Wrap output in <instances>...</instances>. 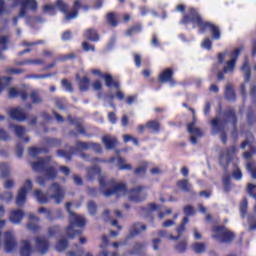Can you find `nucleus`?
I'll return each mask as SVG.
<instances>
[{"label": "nucleus", "instance_id": "obj_8", "mask_svg": "<svg viewBox=\"0 0 256 256\" xmlns=\"http://www.w3.org/2000/svg\"><path fill=\"white\" fill-rule=\"evenodd\" d=\"M12 1V9L18 7L19 9V16L18 17H25L27 15V10L30 11H37L39 5L37 4V0H11Z\"/></svg>", "mask_w": 256, "mask_h": 256}, {"label": "nucleus", "instance_id": "obj_18", "mask_svg": "<svg viewBox=\"0 0 256 256\" xmlns=\"http://www.w3.org/2000/svg\"><path fill=\"white\" fill-rule=\"evenodd\" d=\"M115 161H117L116 165L119 167L120 171H131V169H133V166L127 163V160L121 156L111 158L108 163H115Z\"/></svg>", "mask_w": 256, "mask_h": 256}, {"label": "nucleus", "instance_id": "obj_7", "mask_svg": "<svg viewBox=\"0 0 256 256\" xmlns=\"http://www.w3.org/2000/svg\"><path fill=\"white\" fill-rule=\"evenodd\" d=\"M239 55H241V49L239 48H237L231 54L223 53L219 55L218 59L220 63H223V61H226V64L224 66V73H233V70L235 69V63Z\"/></svg>", "mask_w": 256, "mask_h": 256}, {"label": "nucleus", "instance_id": "obj_34", "mask_svg": "<svg viewBox=\"0 0 256 256\" xmlns=\"http://www.w3.org/2000/svg\"><path fill=\"white\" fill-rule=\"evenodd\" d=\"M107 21L112 25V27H117V14L115 13H109L107 15Z\"/></svg>", "mask_w": 256, "mask_h": 256}, {"label": "nucleus", "instance_id": "obj_50", "mask_svg": "<svg viewBox=\"0 0 256 256\" xmlns=\"http://www.w3.org/2000/svg\"><path fill=\"white\" fill-rule=\"evenodd\" d=\"M147 211H160L161 205H157L155 203H150L146 207Z\"/></svg>", "mask_w": 256, "mask_h": 256}, {"label": "nucleus", "instance_id": "obj_26", "mask_svg": "<svg viewBox=\"0 0 256 256\" xmlns=\"http://www.w3.org/2000/svg\"><path fill=\"white\" fill-rule=\"evenodd\" d=\"M171 79H173V71L171 69L164 70L159 76L160 83H167Z\"/></svg>", "mask_w": 256, "mask_h": 256}, {"label": "nucleus", "instance_id": "obj_53", "mask_svg": "<svg viewBox=\"0 0 256 256\" xmlns=\"http://www.w3.org/2000/svg\"><path fill=\"white\" fill-rule=\"evenodd\" d=\"M5 13H9V9L5 6V1L0 0V15H5Z\"/></svg>", "mask_w": 256, "mask_h": 256}, {"label": "nucleus", "instance_id": "obj_14", "mask_svg": "<svg viewBox=\"0 0 256 256\" xmlns=\"http://www.w3.org/2000/svg\"><path fill=\"white\" fill-rule=\"evenodd\" d=\"M241 149H248L249 152L243 154L244 159H251V155L255 153V145L253 144V136L249 135L247 139L242 143Z\"/></svg>", "mask_w": 256, "mask_h": 256}, {"label": "nucleus", "instance_id": "obj_33", "mask_svg": "<svg viewBox=\"0 0 256 256\" xmlns=\"http://www.w3.org/2000/svg\"><path fill=\"white\" fill-rule=\"evenodd\" d=\"M10 129L16 133L17 137H21L24 133H27V130L21 126L11 125Z\"/></svg>", "mask_w": 256, "mask_h": 256}, {"label": "nucleus", "instance_id": "obj_38", "mask_svg": "<svg viewBox=\"0 0 256 256\" xmlns=\"http://www.w3.org/2000/svg\"><path fill=\"white\" fill-rule=\"evenodd\" d=\"M146 127L148 129H151V131H154V133H157L159 131V122L157 121H150L146 124Z\"/></svg>", "mask_w": 256, "mask_h": 256}, {"label": "nucleus", "instance_id": "obj_27", "mask_svg": "<svg viewBox=\"0 0 256 256\" xmlns=\"http://www.w3.org/2000/svg\"><path fill=\"white\" fill-rule=\"evenodd\" d=\"M191 249L192 251H194V253H205V251L207 250V245L205 243H201V242H194L191 245Z\"/></svg>", "mask_w": 256, "mask_h": 256}, {"label": "nucleus", "instance_id": "obj_15", "mask_svg": "<svg viewBox=\"0 0 256 256\" xmlns=\"http://www.w3.org/2000/svg\"><path fill=\"white\" fill-rule=\"evenodd\" d=\"M236 153H237V148H235L234 146H232L226 152H223L220 155V165L222 167H227L229 165L231 159H233V155H236Z\"/></svg>", "mask_w": 256, "mask_h": 256}, {"label": "nucleus", "instance_id": "obj_63", "mask_svg": "<svg viewBox=\"0 0 256 256\" xmlns=\"http://www.w3.org/2000/svg\"><path fill=\"white\" fill-rule=\"evenodd\" d=\"M141 249H143V244L138 243L135 245V251L131 252V255H137V253H139V251H141Z\"/></svg>", "mask_w": 256, "mask_h": 256}, {"label": "nucleus", "instance_id": "obj_17", "mask_svg": "<svg viewBox=\"0 0 256 256\" xmlns=\"http://www.w3.org/2000/svg\"><path fill=\"white\" fill-rule=\"evenodd\" d=\"M76 148L78 149V151H87L88 149H93L94 151H96V153H101L102 151L101 145L95 144L93 142L78 141L76 143Z\"/></svg>", "mask_w": 256, "mask_h": 256}, {"label": "nucleus", "instance_id": "obj_12", "mask_svg": "<svg viewBox=\"0 0 256 256\" xmlns=\"http://www.w3.org/2000/svg\"><path fill=\"white\" fill-rule=\"evenodd\" d=\"M5 251L11 253L17 249V241L15 240V234L8 231L4 234Z\"/></svg>", "mask_w": 256, "mask_h": 256}, {"label": "nucleus", "instance_id": "obj_59", "mask_svg": "<svg viewBox=\"0 0 256 256\" xmlns=\"http://www.w3.org/2000/svg\"><path fill=\"white\" fill-rule=\"evenodd\" d=\"M103 87V84L101 83V81L99 80H96L94 83H93V90L94 91H99L100 89H102Z\"/></svg>", "mask_w": 256, "mask_h": 256}, {"label": "nucleus", "instance_id": "obj_64", "mask_svg": "<svg viewBox=\"0 0 256 256\" xmlns=\"http://www.w3.org/2000/svg\"><path fill=\"white\" fill-rule=\"evenodd\" d=\"M249 231H255L256 230V221L249 220Z\"/></svg>", "mask_w": 256, "mask_h": 256}, {"label": "nucleus", "instance_id": "obj_48", "mask_svg": "<svg viewBox=\"0 0 256 256\" xmlns=\"http://www.w3.org/2000/svg\"><path fill=\"white\" fill-rule=\"evenodd\" d=\"M194 213H195V208H193V206L184 207V214L187 215V217H191Z\"/></svg>", "mask_w": 256, "mask_h": 256}, {"label": "nucleus", "instance_id": "obj_20", "mask_svg": "<svg viewBox=\"0 0 256 256\" xmlns=\"http://www.w3.org/2000/svg\"><path fill=\"white\" fill-rule=\"evenodd\" d=\"M8 95L11 99H14L15 97H20L22 101H27V98L29 97L25 90H19L15 87L9 88Z\"/></svg>", "mask_w": 256, "mask_h": 256}, {"label": "nucleus", "instance_id": "obj_30", "mask_svg": "<svg viewBox=\"0 0 256 256\" xmlns=\"http://www.w3.org/2000/svg\"><path fill=\"white\" fill-rule=\"evenodd\" d=\"M9 83H11V77H0V93L5 91Z\"/></svg>", "mask_w": 256, "mask_h": 256}, {"label": "nucleus", "instance_id": "obj_47", "mask_svg": "<svg viewBox=\"0 0 256 256\" xmlns=\"http://www.w3.org/2000/svg\"><path fill=\"white\" fill-rule=\"evenodd\" d=\"M15 187V180L7 179L4 182V189H13Z\"/></svg>", "mask_w": 256, "mask_h": 256}, {"label": "nucleus", "instance_id": "obj_21", "mask_svg": "<svg viewBox=\"0 0 256 256\" xmlns=\"http://www.w3.org/2000/svg\"><path fill=\"white\" fill-rule=\"evenodd\" d=\"M23 217H25V214L23 213V210H12L10 213V221L14 225H19L21 221H23Z\"/></svg>", "mask_w": 256, "mask_h": 256}, {"label": "nucleus", "instance_id": "obj_39", "mask_svg": "<svg viewBox=\"0 0 256 256\" xmlns=\"http://www.w3.org/2000/svg\"><path fill=\"white\" fill-rule=\"evenodd\" d=\"M11 169L9 168V165L7 164H2L0 166V175L1 177H7V175H9Z\"/></svg>", "mask_w": 256, "mask_h": 256}, {"label": "nucleus", "instance_id": "obj_35", "mask_svg": "<svg viewBox=\"0 0 256 256\" xmlns=\"http://www.w3.org/2000/svg\"><path fill=\"white\" fill-rule=\"evenodd\" d=\"M148 165L149 164L147 162H142L141 165L135 170L136 175H144V173L147 171Z\"/></svg>", "mask_w": 256, "mask_h": 256}, {"label": "nucleus", "instance_id": "obj_32", "mask_svg": "<svg viewBox=\"0 0 256 256\" xmlns=\"http://www.w3.org/2000/svg\"><path fill=\"white\" fill-rule=\"evenodd\" d=\"M67 247H68L67 240L65 238H62L56 244V251H59V252L65 251Z\"/></svg>", "mask_w": 256, "mask_h": 256}, {"label": "nucleus", "instance_id": "obj_45", "mask_svg": "<svg viewBox=\"0 0 256 256\" xmlns=\"http://www.w3.org/2000/svg\"><path fill=\"white\" fill-rule=\"evenodd\" d=\"M246 169H247V171H249V173H251L252 179H256V168L253 167V164L248 163L246 165Z\"/></svg>", "mask_w": 256, "mask_h": 256}, {"label": "nucleus", "instance_id": "obj_11", "mask_svg": "<svg viewBox=\"0 0 256 256\" xmlns=\"http://www.w3.org/2000/svg\"><path fill=\"white\" fill-rule=\"evenodd\" d=\"M33 190V182L31 180H26L23 186L18 190L16 196V205L18 207H23L27 202V193Z\"/></svg>", "mask_w": 256, "mask_h": 256}, {"label": "nucleus", "instance_id": "obj_24", "mask_svg": "<svg viewBox=\"0 0 256 256\" xmlns=\"http://www.w3.org/2000/svg\"><path fill=\"white\" fill-rule=\"evenodd\" d=\"M143 231H147V226L141 223H135L130 228V237H133V235H139V233H143Z\"/></svg>", "mask_w": 256, "mask_h": 256}, {"label": "nucleus", "instance_id": "obj_55", "mask_svg": "<svg viewBox=\"0 0 256 256\" xmlns=\"http://www.w3.org/2000/svg\"><path fill=\"white\" fill-rule=\"evenodd\" d=\"M88 211L91 213V215H95V211H97V205H95L93 202H90L88 204Z\"/></svg>", "mask_w": 256, "mask_h": 256}, {"label": "nucleus", "instance_id": "obj_41", "mask_svg": "<svg viewBox=\"0 0 256 256\" xmlns=\"http://www.w3.org/2000/svg\"><path fill=\"white\" fill-rule=\"evenodd\" d=\"M225 95H226L227 99H229L230 101H233V99H235V92H233V87L227 86Z\"/></svg>", "mask_w": 256, "mask_h": 256}, {"label": "nucleus", "instance_id": "obj_13", "mask_svg": "<svg viewBox=\"0 0 256 256\" xmlns=\"http://www.w3.org/2000/svg\"><path fill=\"white\" fill-rule=\"evenodd\" d=\"M187 130L190 133V141L193 145H197V141L203 137V132L195 127V122L188 124Z\"/></svg>", "mask_w": 256, "mask_h": 256}, {"label": "nucleus", "instance_id": "obj_3", "mask_svg": "<svg viewBox=\"0 0 256 256\" xmlns=\"http://www.w3.org/2000/svg\"><path fill=\"white\" fill-rule=\"evenodd\" d=\"M57 8L59 11L64 13V19L66 21H71V19H77L79 17V9H83L84 11H89V6L83 4L81 1L76 0L74 2L73 11H67V4L63 0H58L55 5L46 4L43 9L45 13L48 15H55L57 13Z\"/></svg>", "mask_w": 256, "mask_h": 256}, {"label": "nucleus", "instance_id": "obj_42", "mask_svg": "<svg viewBox=\"0 0 256 256\" xmlns=\"http://www.w3.org/2000/svg\"><path fill=\"white\" fill-rule=\"evenodd\" d=\"M88 87H89V78L83 77V79L80 80L81 91H87Z\"/></svg>", "mask_w": 256, "mask_h": 256}, {"label": "nucleus", "instance_id": "obj_58", "mask_svg": "<svg viewBox=\"0 0 256 256\" xmlns=\"http://www.w3.org/2000/svg\"><path fill=\"white\" fill-rule=\"evenodd\" d=\"M139 31H141V26H135V27H132L131 29H129L126 32V35H133V33H137Z\"/></svg>", "mask_w": 256, "mask_h": 256}, {"label": "nucleus", "instance_id": "obj_62", "mask_svg": "<svg viewBox=\"0 0 256 256\" xmlns=\"http://www.w3.org/2000/svg\"><path fill=\"white\" fill-rule=\"evenodd\" d=\"M134 61H135L136 67H141V55L134 54Z\"/></svg>", "mask_w": 256, "mask_h": 256}, {"label": "nucleus", "instance_id": "obj_36", "mask_svg": "<svg viewBox=\"0 0 256 256\" xmlns=\"http://www.w3.org/2000/svg\"><path fill=\"white\" fill-rule=\"evenodd\" d=\"M30 97L32 99V103L34 104L43 103V99L41 98V96H39V93L37 91H33Z\"/></svg>", "mask_w": 256, "mask_h": 256}, {"label": "nucleus", "instance_id": "obj_54", "mask_svg": "<svg viewBox=\"0 0 256 256\" xmlns=\"http://www.w3.org/2000/svg\"><path fill=\"white\" fill-rule=\"evenodd\" d=\"M233 177L234 179H236L237 181H241L243 179V173H241V170L239 168H237L234 173H233Z\"/></svg>", "mask_w": 256, "mask_h": 256}, {"label": "nucleus", "instance_id": "obj_29", "mask_svg": "<svg viewBox=\"0 0 256 256\" xmlns=\"http://www.w3.org/2000/svg\"><path fill=\"white\" fill-rule=\"evenodd\" d=\"M241 71H243L244 73V81L245 83H247V81H249V77H251V69L249 68V60H245L242 68H241Z\"/></svg>", "mask_w": 256, "mask_h": 256}, {"label": "nucleus", "instance_id": "obj_43", "mask_svg": "<svg viewBox=\"0 0 256 256\" xmlns=\"http://www.w3.org/2000/svg\"><path fill=\"white\" fill-rule=\"evenodd\" d=\"M249 203L247 202V199H244L241 204H240V212H241V216L245 217V214L247 213V207H248Z\"/></svg>", "mask_w": 256, "mask_h": 256}, {"label": "nucleus", "instance_id": "obj_6", "mask_svg": "<svg viewBox=\"0 0 256 256\" xmlns=\"http://www.w3.org/2000/svg\"><path fill=\"white\" fill-rule=\"evenodd\" d=\"M71 207H73V203L68 202L66 204V209L69 213V221H70V226L67 228L66 233L67 236L70 239H73L74 237H76V235H81V232L79 230H73V227H83L85 226V218H83V216L77 215L75 214V212L71 211Z\"/></svg>", "mask_w": 256, "mask_h": 256}, {"label": "nucleus", "instance_id": "obj_44", "mask_svg": "<svg viewBox=\"0 0 256 256\" xmlns=\"http://www.w3.org/2000/svg\"><path fill=\"white\" fill-rule=\"evenodd\" d=\"M43 63L42 59H34V60H26L22 62L20 65H41Z\"/></svg>", "mask_w": 256, "mask_h": 256}, {"label": "nucleus", "instance_id": "obj_56", "mask_svg": "<svg viewBox=\"0 0 256 256\" xmlns=\"http://www.w3.org/2000/svg\"><path fill=\"white\" fill-rule=\"evenodd\" d=\"M82 47H83L84 51H95V46L89 45V43H87V42H83Z\"/></svg>", "mask_w": 256, "mask_h": 256}, {"label": "nucleus", "instance_id": "obj_28", "mask_svg": "<svg viewBox=\"0 0 256 256\" xmlns=\"http://www.w3.org/2000/svg\"><path fill=\"white\" fill-rule=\"evenodd\" d=\"M84 37L89 41H99V36L97 35V31L94 29H88L84 33Z\"/></svg>", "mask_w": 256, "mask_h": 256}, {"label": "nucleus", "instance_id": "obj_23", "mask_svg": "<svg viewBox=\"0 0 256 256\" xmlns=\"http://www.w3.org/2000/svg\"><path fill=\"white\" fill-rule=\"evenodd\" d=\"M28 219L29 222L27 224V228L29 229V231H39V225H37V223H39V218L35 216V214L30 213L28 215Z\"/></svg>", "mask_w": 256, "mask_h": 256}, {"label": "nucleus", "instance_id": "obj_51", "mask_svg": "<svg viewBox=\"0 0 256 256\" xmlns=\"http://www.w3.org/2000/svg\"><path fill=\"white\" fill-rule=\"evenodd\" d=\"M38 212L42 213L43 215H45L46 219H51V211L48 210L47 208H44V207L39 208Z\"/></svg>", "mask_w": 256, "mask_h": 256}, {"label": "nucleus", "instance_id": "obj_25", "mask_svg": "<svg viewBox=\"0 0 256 256\" xmlns=\"http://www.w3.org/2000/svg\"><path fill=\"white\" fill-rule=\"evenodd\" d=\"M102 141L106 149H113L117 145V139L115 137L106 135L102 138Z\"/></svg>", "mask_w": 256, "mask_h": 256}, {"label": "nucleus", "instance_id": "obj_46", "mask_svg": "<svg viewBox=\"0 0 256 256\" xmlns=\"http://www.w3.org/2000/svg\"><path fill=\"white\" fill-rule=\"evenodd\" d=\"M9 42L7 37L0 38V51H5L7 49V43Z\"/></svg>", "mask_w": 256, "mask_h": 256}, {"label": "nucleus", "instance_id": "obj_61", "mask_svg": "<svg viewBox=\"0 0 256 256\" xmlns=\"http://www.w3.org/2000/svg\"><path fill=\"white\" fill-rule=\"evenodd\" d=\"M62 87H64L66 91H72L71 83H69L67 80H62Z\"/></svg>", "mask_w": 256, "mask_h": 256}, {"label": "nucleus", "instance_id": "obj_49", "mask_svg": "<svg viewBox=\"0 0 256 256\" xmlns=\"http://www.w3.org/2000/svg\"><path fill=\"white\" fill-rule=\"evenodd\" d=\"M2 199L5 201V203H10L13 199V193L7 191L2 195Z\"/></svg>", "mask_w": 256, "mask_h": 256}, {"label": "nucleus", "instance_id": "obj_57", "mask_svg": "<svg viewBox=\"0 0 256 256\" xmlns=\"http://www.w3.org/2000/svg\"><path fill=\"white\" fill-rule=\"evenodd\" d=\"M185 226L184 224H180L177 228H176V231H177V234H178V237L181 239V235H183V233H185Z\"/></svg>", "mask_w": 256, "mask_h": 256}, {"label": "nucleus", "instance_id": "obj_37", "mask_svg": "<svg viewBox=\"0 0 256 256\" xmlns=\"http://www.w3.org/2000/svg\"><path fill=\"white\" fill-rule=\"evenodd\" d=\"M176 251H178V253H185V251H187V241H182L179 242L176 246H175Z\"/></svg>", "mask_w": 256, "mask_h": 256}, {"label": "nucleus", "instance_id": "obj_40", "mask_svg": "<svg viewBox=\"0 0 256 256\" xmlns=\"http://www.w3.org/2000/svg\"><path fill=\"white\" fill-rule=\"evenodd\" d=\"M201 47L203 49H207V51H211V48L213 47V42L211 41V39L206 38L204 39V41L201 43Z\"/></svg>", "mask_w": 256, "mask_h": 256}, {"label": "nucleus", "instance_id": "obj_5", "mask_svg": "<svg viewBox=\"0 0 256 256\" xmlns=\"http://www.w3.org/2000/svg\"><path fill=\"white\" fill-rule=\"evenodd\" d=\"M31 167L33 171H36L37 173H44L45 179L43 177L37 178L38 185H45V181L53 179L54 177H57V164L53 161H51L50 158H46L45 160L39 159L36 162H33L31 164Z\"/></svg>", "mask_w": 256, "mask_h": 256}, {"label": "nucleus", "instance_id": "obj_31", "mask_svg": "<svg viewBox=\"0 0 256 256\" xmlns=\"http://www.w3.org/2000/svg\"><path fill=\"white\" fill-rule=\"evenodd\" d=\"M178 187L182 189V191L189 192L191 191V184H189V180H180L177 183Z\"/></svg>", "mask_w": 256, "mask_h": 256}, {"label": "nucleus", "instance_id": "obj_10", "mask_svg": "<svg viewBox=\"0 0 256 256\" xmlns=\"http://www.w3.org/2000/svg\"><path fill=\"white\" fill-rule=\"evenodd\" d=\"M212 237L218 243H229V241H233L235 235L225 227H215L212 231Z\"/></svg>", "mask_w": 256, "mask_h": 256}, {"label": "nucleus", "instance_id": "obj_19", "mask_svg": "<svg viewBox=\"0 0 256 256\" xmlns=\"http://www.w3.org/2000/svg\"><path fill=\"white\" fill-rule=\"evenodd\" d=\"M9 116L15 121H25L27 119V114L21 107L10 109Z\"/></svg>", "mask_w": 256, "mask_h": 256}, {"label": "nucleus", "instance_id": "obj_2", "mask_svg": "<svg viewBox=\"0 0 256 256\" xmlns=\"http://www.w3.org/2000/svg\"><path fill=\"white\" fill-rule=\"evenodd\" d=\"M182 23L183 25H187L188 23L197 25L200 28V33H205L207 30L210 31L214 41H219V39H221V30L219 29V26L209 22H204L199 13H197L193 8L189 10V15L184 16Z\"/></svg>", "mask_w": 256, "mask_h": 256}, {"label": "nucleus", "instance_id": "obj_9", "mask_svg": "<svg viewBox=\"0 0 256 256\" xmlns=\"http://www.w3.org/2000/svg\"><path fill=\"white\" fill-rule=\"evenodd\" d=\"M104 81L106 87L110 89H115L116 93L115 94H110L106 97V101H113L115 97L119 99V101H123L125 99V94L121 91V88L119 87V82L113 80V77L111 75H105L104 76Z\"/></svg>", "mask_w": 256, "mask_h": 256}, {"label": "nucleus", "instance_id": "obj_16", "mask_svg": "<svg viewBox=\"0 0 256 256\" xmlns=\"http://www.w3.org/2000/svg\"><path fill=\"white\" fill-rule=\"evenodd\" d=\"M35 250L41 255H45L49 250V242L45 237L38 236L35 239Z\"/></svg>", "mask_w": 256, "mask_h": 256}, {"label": "nucleus", "instance_id": "obj_1", "mask_svg": "<svg viewBox=\"0 0 256 256\" xmlns=\"http://www.w3.org/2000/svg\"><path fill=\"white\" fill-rule=\"evenodd\" d=\"M98 176V181L100 183V190L104 197H111V195H116V197L128 196V199L133 203H141L147 199V193H145V186H137L127 192V186L124 183H116L115 179L106 180L105 174L101 173V168L95 166L88 170V178L95 179Z\"/></svg>", "mask_w": 256, "mask_h": 256}, {"label": "nucleus", "instance_id": "obj_60", "mask_svg": "<svg viewBox=\"0 0 256 256\" xmlns=\"http://www.w3.org/2000/svg\"><path fill=\"white\" fill-rule=\"evenodd\" d=\"M173 225H175V220H171V219H168L166 221L163 222L162 226L163 227H173Z\"/></svg>", "mask_w": 256, "mask_h": 256}, {"label": "nucleus", "instance_id": "obj_22", "mask_svg": "<svg viewBox=\"0 0 256 256\" xmlns=\"http://www.w3.org/2000/svg\"><path fill=\"white\" fill-rule=\"evenodd\" d=\"M32 253H33V248L31 247V242H29V240L22 241L20 246V255L31 256Z\"/></svg>", "mask_w": 256, "mask_h": 256}, {"label": "nucleus", "instance_id": "obj_52", "mask_svg": "<svg viewBox=\"0 0 256 256\" xmlns=\"http://www.w3.org/2000/svg\"><path fill=\"white\" fill-rule=\"evenodd\" d=\"M41 153V149L36 148V147H32L29 149V155L31 157H37V155H39Z\"/></svg>", "mask_w": 256, "mask_h": 256}, {"label": "nucleus", "instance_id": "obj_4", "mask_svg": "<svg viewBox=\"0 0 256 256\" xmlns=\"http://www.w3.org/2000/svg\"><path fill=\"white\" fill-rule=\"evenodd\" d=\"M33 196L41 205L49 203L51 199H53L57 205H60V203H63V199H65V188L58 183H53L49 187L47 194L43 193L41 190H35Z\"/></svg>", "mask_w": 256, "mask_h": 256}]
</instances>
